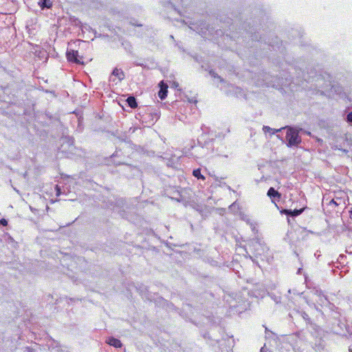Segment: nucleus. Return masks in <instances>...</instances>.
I'll list each match as a JSON object with an SVG mask.
<instances>
[{
  "mask_svg": "<svg viewBox=\"0 0 352 352\" xmlns=\"http://www.w3.org/2000/svg\"><path fill=\"white\" fill-rule=\"evenodd\" d=\"M192 175L194 177H197V179H202V180H205L206 179V177L201 173V169L200 168H197V169L193 170Z\"/></svg>",
  "mask_w": 352,
  "mask_h": 352,
  "instance_id": "11",
  "label": "nucleus"
},
{
  "mask_svg": "<svg viewBox=\"0 0 352 352\" xmlns=\"http://www.w3.org/2000/svg\"><path fill=\"white\" fill-rule=\"evenodd\" d=\"M106 342L116 348H121L122 346L121 341L113 337L109 338Z\"/></svg>",
  "mask_w": 352,
  "mask_h": 352,
  "instance_id": "5",
  "label": "nucleus"
},
{
  "mask_svg": "<svg viewBox=\"0 0 352 352\" xmlns=\"http://www.w3.org/2000/svg\"><path fill=\"white\" fill-rule=\"evenodd\" d=\"M285 129V127H282L279 129H273L270 128V126H264L263 131L265 132L267 131V132H270L272 134H274L275 133L279 132L282 129Z\"/></svg>",
  "mask_w": 352,
  "mask_h": 352,
  "instance_id": "12",
  "label": "nucleus"
},
{
  "mask_svg": "<svg viewBox=\"0 0 352 352\" xmlns=\"http://www.w3.org/2000/svg\"><path fill=\"white\" fill-rule=\"evenodd\" d=\"M112 74L116 76L120 80H122L124 78V74L120 69L115 68L113 70Z\"/></svg>",
  "mask_w": 352,
  "mask_h": 352,
  "instance_id": "9",
  "label": "nucleus"
},
{
  "mask_svg": "<svg viewBox=\"0 0 352 352\" xmlns=\"http://www.w3.org/2000/svg\"><path fill=\"white\" fill-rule=\"evenodd\" d=\"M38 4L42 10L44 8L50 9L53 6V3L51 0H38Z\"/></svg>",
  "mask_w": 352,
  "mask_h": 352,
  "instance_id": "6",
  "label": "nucleus"
},
{
  "mask_svg": "<svg viewBox=\"0 0 352 352\" xmlns=\"http://www.w3.org/2000/svg\"><path fill=\"white\" fill-rule=\"evenodd\" d=\"M287 129L286 140L289 146H297L301 142V138L299 136L298 131L292 127L285 126Z\"/></svg>",
  "mask_w": 352,
  "mask_h": 352,
  "instance_id": "1",
  "label": "nucleus"
},
{
  "mask_svg": "<svg viewBox=\"0 0 352 352\" xmlns=\"http://www.w3.org/2000/svg\"><path fill=\"white\" fill-rule=\"evenodd\" d=\"M66 56L67 60L69 62L84 65V62L82 60V57L79 56L77 50H72L67 51Z\"/></svg>",
  "mask_w": 352,
  "mask_h": 352,
  "instance_id": "2",
  "label": "nucleus"
},
{
  "mask_svg": "<svg viewBox=\"0 0 352 352\" xmlns=\"http://www.w3.org/2000/svg\"><path fill=\"white\" fill-rule=\"evenodd\" d=\"M0 225H2L3 226H8V221L3 218L0 219Z\"/></svg>",
  "mask_w": 352,
  "mask_h": 352,
  "instance_id": "13",
  "label": "nucleus"
},
{
  "mask_svg": "<svg viewBox=\"0 0 352 352\" xmlns=\"http://www.w3.org/2000/svg\"><path fill=\"white\" fill-rule=\"evenodd\" d=\"M351 214H352V210H351Z\"/></svg>",
  "mask_w": 352,
  "mask_h": 352,
  "instance_id": "15",
  "label": "nucleus"
},
{
  "mask_svg": "<svg viewBox=\"0 0 352 352\" xmlns=\"http://www.w3.org/2000/svg\"><path fill=\"white\" fill-rule=\"evenodd\" d=\"M270 198H276L277 200L280 199L281 195L273 187L270 188L267 193Z\"/></svg>",
  "mask_w": 352,
  "mask_h": 352,
  "instance_id": "7",
  "label": "nucleus"
},
{
  "mask_svg": "<svg viewBox=\"0 0 352 352\" xmlns=\"http://www.w3.org/2000/svg\"><path fill=\"white\" fill-rule=\"evenodd\" d=\"M347 121L349 122H352V111L348 113V115H347Z\"/></svg>",
  "mask_w": 352,
  "mask_h": 352,
  "instance_id": "14",
  "label": "nucleus"
},
{
  "mask_svg": "<svg viewBox=\"0 0 352 352\" xmlns=\"http://www.w3.org/2000/svg\"><path fill=\"white\" fill-rule=\"evenodd\" d=\"M159 86L160 89L158 92V96L161 100H164L167 96L168 87L166 83L164 82V81H161L159 83Z\"/></svg>",
  "mask_w": 352,
  "mask_h": 352,
  "instance_id": "3",
  "label": "nucleus"
},
{
  "mask_svg": "<svg viewBox=\"0 0 352 352\" xmlns=\"http://www.w3.org/2000/svg\"><path fill=\"white\" fill-rule=\"evenodd\" d=\"M342 204H344L343 199L340 197H336L335 199H331L328 203V206L331 208L332 210H335L336 208L341 205Z\"/></svg>",
  "mask_w": 352,
  "mask_h": 352,
  "instance_id": "4",
  "label": "nucleus"
},
{
  "mask_svg": "<svg viewBox=\"0 0 352 352\" xmlns=\"http://www.w3.org/2000/svg\"><path fill=\"white\" fill-rule=\"evenodd\" d=\"M303 210H304L303 208L300 209V210L295 209L294 210H285L284 212L285 214L291 215L292 217H296V216L300 215L303 212Z\"/></svg>",
  "mask_w": 352,
  "mask_h": 352,
  "instance_id": "8",
  "label": "nucleus"
},
{
  "mask_svg": "<svg viewBox=\"0 0 352 352\" xmlns=\"http://www.w3.org/2000/svg\"><path fill=\"white\" fill-rule=\"evenodd\" d=\"M126 102L131 108L135 109L138 107L136 99L133 96L128 97V98L126 99Z\"/></svg>",
  "mask_w": 352,
  "mask_h": 352,
  "instance_id": "10",
  "label": "nucleus"
}]
</instances>
